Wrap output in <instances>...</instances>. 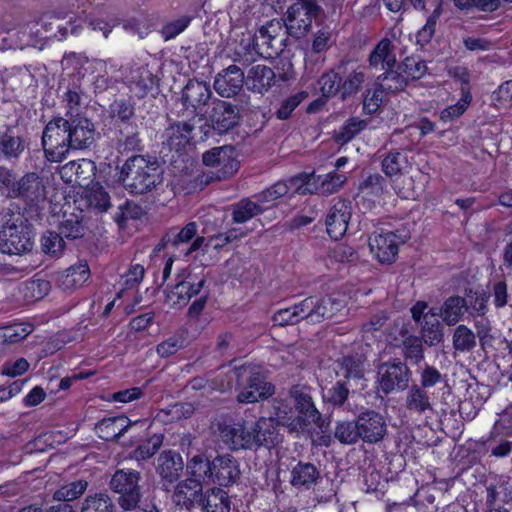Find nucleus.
Masks as SVG:
<instances>
[{
    "label": "nucleus",
    "instance_id": "obj_1",
    "mask_svg": "<svg viewBox=\"0 0 512 512\" xmlns=\"http://www.w3.org/2000/svg\"><path fill=\"white\" fill-rule=\"evenodd\" d=\"M118 169V182L134 195L147 194L163 182L164 170L155 158L133 155Z\"/></svg>",
    "mask_w": 512,
    "mask_h": 512
},
{
    "label": "nucleus",
    "instance_id": "obj_2",
    "mask_svg": "<svg viewBox=\"0 0 512 512\" xmlns=\"http://www.w3.org/2000/svg\"><path fill=\"white\" fill-rule=\"evenodd\" d=\"M237 400L240 403H255L266 400L275 393V386L267 380L263 371L254 365L235 367Z\"/></svg>",
    "mask_w": 512,
    "mask_h": 512
},
{
    "label": "nucleus",
    "instance_id": "obj_3",
    "mask_svg": "<svg viewBox=\"0 0 512 512\" xmlns=\"http://www.w3.org/2000/svg\"><path fill=\"white\" fill-rule=\"evenodd\" d=\"M109 114L112 119H116L115 139L117 149L121 152L138 149L140 138L137 126L132 122L135 117V108L132 101L123 98L115 99L109 105Z\"/></svg>",
    "mask_w": 512,
    "mask_h": 512
},
{
    "label": "nucleus",
    "instance_id": "obj_4",
    "mask_svg": "<svg viewBox=\"0 0 512 512\" xmlns=\"http://www.w3.org/2000/svg\"><path fill=\"white\" fill-rule=\"evenodd\" d=\"M68 121L63 116L53 117L43 130L41 144L45 158L50 162H62L72 150Z\"/></svg>",
    "mask_w": 512,
    "mask_h": 512
},
{
    "label": "nucleus",
    "instance_id": "obj_5",
    "mask_svg": "<svg viewBox=\"0 0 512 512\" xmlns=\"http://www.w3.org/2000/svg\"><path fill=\"white\" fill-rule=\"evenodd\" d=\"M324 13L318 0H296L285 13L284 26L290 36L300 39L311 31L313 20L318 22Z\"/></svg>",
    "mask_w": 512,
    "mask_h": 512
},
{
    "label": "nucleus",
    "instance_id": "obj_6",
    "mask_svg": "<svg viewBox=\"0 0 512 512\" xmlns=\"http://www.w3.org/2000/svg\"><path fill=\"white\" fill-rule=\"evenodd\" d=\"M241 120V107L226 100L215 98L205 112V125L217 135H225L234 130Z\"/></svg>",
    "mask_w": 512,
    "mask_h": 512
},
{
    "label": "nucleus",
    "instance_id": "obj_7",
    "mask_svg": "<svg viewBox=\"0 0 512 512\" xmlns=\"http://www.w3.org/2000/svg\"><path fill=\"white\" fill-rule=\"evenodd\" d=\"M140 480V472L135 470L120 469L113 474L109 486L119 495L118 503L123 510L130 511L138 507L142 498Z\"/></svg>",
    "mask_w": 512,
    "mask_h": 512
},
{
    "label": "nucleus",
    "instance_id": "obj_8",
    "mask_svg": "<svg viewBox=\"0 0 512 512\" xmlns=\"http://www.w3.org/2000/svg\"><path fill=\"white\" fill-rule=\"evenodd\" d=\"M412 371L407 363L400 358H394L377 366V381L380 390L388 395L401 392L409 387Z\"/></svg>",
    "mask_w": 512,
    "mask_h": 512
},
{
    "label": "nucleus",
    "instance_id": "obj_9",
    "mask_svg": "<svg viewBox=\"0 0 512 512\" xmlns=\"http://www.w3.org/2000/svg\"><path fill=\"white\" fill-rule=\"evenodd\" d=\"M35 232L31 224H6L0 231V251L10 255L30 252L34 246Z\"/></svg>",
    "mask_w": 512,
    "mask_h": 512
},
{
    "label": "nucleus",
    "instance_id": "obj_10",
    "mask_svg": "<svg viewBox=\"0 0 512 512\" xmlns=\"http://www.w3.org/2000/svg\"><path fill=\"white\" fill-rule=\"evenodd\" d=\"M205 285L206 278L204 275L199 276L188 269L182 270L177 276V283L166 294V302L185 306L194 296L202 292Z\"/></svg>",
    "mask_w": 512,
    "mask_h": 512
},
{
    "label": "nucleus",
    "instance_id": "obj_11",
    "mask_svg": "<svg viewBox=\"0 0 512 512\" xmlns=\"http://www.w3.org/2000/svg\"><path fill=\"white\" fill-rule=\"evenodd\" d=\"M282 30V24L278 20L268 21L262 25L254 34L252 38V49L260 57L269 59L279 55L282 51L281 43L278 41Z\"/></svg>",
    "mask_w": 512,
    "mask_h": 512
},
{
    "label": "nucleus",
    "instance_id": "obj_12",
    "mask_svg": "<svg viewBox=\"0 0 512 512\" xmlns=\"http://www.w3.org/2000/svg\"><path fill=\"white\" fill-rule=\"evenodd\" d=\"M29 148V139L17 125L0 129V159L17 162Z\"/></svg>",
    "mask_w": 512,
    "mask_h": 512
},
{
    "label": "nucleus",
    "instance_id": "obj_13",
    "mask_svg": "<svg viewBox=\"0 0 512 512\" xmlns=\"http://www.w3.org/2000/svg\"><path fill=\"white\" fill-rule=\"evenodd\" d=\"M358 430L361 440L367 444H377L388 433L385 417L373 409H365L357 415Z\"/></svg>",
    "mask_w": 512,
    "mask_h": 512
},
{
    "label": "nucleus",
    "instance_id": "obj_14",
    "mask_svg": "<svg viewBox=\"0 0 512 512\" xmlns=\"http://www.w3.org/2000/svg\"><path fill=\"white\" fill-rule=\"evenodd\" d=\"M69 140L72 150H84L93 145L97 138L95 124L86 114L69 113Z\"/></svg>",
    "mask_w": 512,
    "mask_h": 512
},
{
    "label": "nucleus",
    "instance_id": "obj_15",
    "mask_svg": "<svg viewBox=\"0 0 512 512\" xmlns=\"http://www.w3.org/2000/svg\"><path fill=\"white\" fill-rule=\"evenodd\" d=\"M204 493V486L200 483V479L186 478L174 487L172 502L176 507L190 512L203 503Z\"/></svg>",
    "mask_w": 512,
    "mask_h": 512
},
{
    "label": "nucleus",
    "instance_id": "obj_16",
    "mask_svg": "<svg viewBox=\"0 0 512 512\" xmlns=\"http://www.w3.org/2000/svg\"><path fill=\"white\" fill-rule=\"evenodd\" d=\"M10 192L30 205H37L46 198V186L42 177L35 172H28L15 182Z\"/></svg>",
    "mask_w": 512,
    "mask_h": 512
},
{
    "label": "nucleus",
    "instance_id": "obj_17",
    "mask_svg": "<svg viewBox=\"0 0 512 512\" xmlns=\"http://www.w3.org/2000/svg\"><path fill=\"white\" fill-rule=\"evenodd\" d=\"M289 394L294 401V411L298 412L297 418L304 422V431L311 424L322 427L321 413L314 405L310 389L307 386L294 385Z\"/></svg>",
    "mask_w": 512,
    "mask_h": 512
},
{
    "label": "nucleus",
    "instance_id": "obj_18",
    "mask_svg": "<svg viewBox=\"0 0 512 512\" xmlns=\"http://www.w3.org/2000/svg\"><path fill=\"white\" fill-rule=\"evenodd\" d=\"M307 323L317 324L333 318L344 308L343 301L331 295L324 297L309 296L305 299Z\"/></svg>",
    "mask_w": 512,
    "mask_h": 512
},
{
    "label": "nucleus",
    "instance_id": "obj_19",
    "mask_svg": "<svg viewBox=\"0 0 512 512\" xmlns=\"http://www.w3.org/2000/svg\"><path fill=\"white\" fill-rule=\"evenodd\" d=\"M415 10L431 14L425 25L417 33V43L425 45L433 38L437 21L443 13V0H406Z\"/></svg>",
    "mask_w": 512,
    "mask_h": 512
},
{
    "label": "nucleus",
    "instance_id": "obj_20",
    "mask_svg": "<svg viewBox=\"0 0 512 512\" xmlns=\"http://www.w3.org/2000/svg\"><path fill=\"white\" fill-rule=\"evenodd\" d=\"M351 215V201L346 199H338L329 209L325 224L327 233L332 239L339 240L345 235Z\"/></svg>",
    "mask_w": 512,
    "mask_h": 512
},
{
    "label": "nucleus",
    "instance_id": "obj_21",
    "mask_svg": "<svg viewBox=\"0 0 512 512\" xmlns=\"http://www.w3.org/2000/svg\"><path fill=\"white\" fill-rule=\"evenodd\" d=\"M212 481L219 486L235 484L241 475L239 462L231 454L217 455L212 459Z\"/></svg>",
    "mask_w": 512,
    "mask_h": 512
},
{
    "label": "nucleus",
    "instance_id": "obj_22",
    "mask_svg": "<svg viewBox=\"0 0 512 512\" xmlns=\"http://www.w3.org/2000/svg\"><path fill=\"white\" fill-rule=\"evenodd\" d=\"M244 72L237 65H230L215 77L213 87L223 98L236 96L244 85Z\"/></svg>",
    "mask_w": 512,
    "mask_h": 512
},
{
    "label": "nucleus",
    "instance_id": "obj_23",
    "mask_svg": "<svg viewBox=\"0 0 512 512\" xmlns=\"http://www.w3.org/2000/svg\"><path fill=\"white\" fill-rule=\"evenodd\" d=\"M269 419L277 426H284L288 429L289 433H302L304 432V422L297 418L292 405L284 399L274 398L271 402V411Z\"/></svg>",
    "mask_w": 512,
    "mask_h": 512
},
{
    "label": "nucleus",
    "instance_id": "obj_24",
    "mask_svg": "<svg viewBox=\"0 0 512 512\" xmlns=\"http://www.w3.org/2000/svg\"><path fill=\"white\" fill-rule=\"evenodd\" d=\"M95 163L88 159L73 160L60 168L61 179L72 186L88 185L95 175Z\"/></svg>",
    "mask_w": 512,
    "mask_h": 512
},
{
    "label": "nucleus",
    "instance_id": "obj_25",
    "mask_svg": "<svg viewBox=\"0 0 512 512\" xmlns=\"http://www.w3.org/2000/svg\"><path fill=\"white\" fill-rule=\"evenodd\" d=\"M320 468L311 462L298 461L290 471V484L297 490H310L322 482Z\"/></svg>",
    "mask_w": 512,
    "mask_h": 512
},
{
    "label": "nucleus",
    "instance_id": "obj_26",
    "mask_svg": "<svg viewBox=\"0 0 512 512\" xmlns=\"http://www.w3.org/2000/svg\"><path fill=\"white\" fill-rule=\"evenodd\" d=\"M140 422H131L126 416L104 418L95 425V433L104 441L116 442L124 433L138 426Z\"/></svg>",
    "mask_w": 512,
    "mask_h": 512
},
{
    "label": "nucleus",
    "instance_id": "obj_27",
    "mask_svg": "<svg viewBox=\"0 0 512 512\" xmlns=\"http://www.w3.org/2000/svg\"><path fill=\"white\" fill-rule=\"evenodd\" d=\"M369 248L380 263L391 264L398 254L397 236L393 232L374 233L369 237Z\"/></svg>",
    "mask_w": 512,
    "mask_h": 512
},
{
    "label": "nucleus",
    "instance_id": "obj_28",
    "mask_svg": "<svg viewBox=\"0 0 512 512\" xmlns=\"http://www.w3.org/2000/svg\"><path fill=\"white\" fill-rule=\"evenodd\" d=\"M278 426L268 417L259 418L249 429L253 439V449L270 448L278 444L280 435Z\"/></svg>",
    "mask_w": 512,
    "mask_h": 512
},
{
    "label": "nucleus",
    "instance_id": "obj_29",
    "mask_svg": "<svg viewBox=\"0 0 512 512\" xmlns=\"http://www.w3.org/2000/svg\"><path fill=\"white\" fill-rule=\"evenodd\" d=\"M219 433L221 440L232 450L253 449L250 429L243 424H220Z\"/></svg>",
    "mask_w": 512,
    "mask_h": 512
},
{
    "label": "nucleus",
    "instance_id": "obj_30",
    "mask_svg": "<svg viewBox=\"0 0 512 512\" xmlns=\"http://www.w3.org/2000/svg\"><path fill=\"white\" fill-rule=\"evenodd\" d=\"M211 96L210 86L196 79H190L182 91L183 104L186 107H192L194 113L202 110Z\"/></svg>",
    "mask_w": 512,
    "mask_h": 512
},
{
    "label": "nucleus",
    "instance_id": "obj_31",
    "mask_svg": "<svg viewBox=\"0 0 512 512\" xmlns=\"http://www.w3.org/2000/svg\"><path fill=\"white\" fill-rule=\"evenodd\" d=\"M90 277V268L85 261H80L57 274L56 284L64 290H73L81 287Z\"/></svg>",
    "mask_w": 512,
    "mask_h": 512
},
{
    "label": "nucleus",
    "instance_id": "obj_32",
    "mask_svg": "<svg viewBox=\"0 0 512 512\" xmlns=\"http://www.w3.org/2000/svg\"><path fill=\"white\" fill-rule=\"evenodd\" d=\"M366 357L363 354L355 353L344 355L335 361L336 374L349 382L350 380H360L364 377V363Z\"/></svg>",
    "mask_w": 512,
    "mask_h": 512
},
{
    "label": "nucleus",
    "instance_id": "obj_33",
    "mask_svg": "<svg viewBox=\"0 0 512 512\" xmlns=\"http://www.w3.org/2000/svg\"><path fill=\"white\" fill-rule=\"evenodd\" d=\"M183 468L182 457L176 452L163 451L158 457L157 472L163 481L170 484L177 481Z\"/></svg>",
    "mask_w": 512,
    "mask_h": 512
},
{
    "label": "nucleus",
    "instance_id": "obj_34",
    "mask_svg": "<svg viewBox=\"0 0 512 512\" xmlns=\"http://www.w3.org/2000/svg\"><path fill=\"white\" fill-rule=\"evenodd\" d=\"M194 126L188 122H177L165 130V141L171 150L180 151L193 139Z\"/></svg>",
    "mask_w": 512,
    "mask_h": 512
},
{
    "label": "nucleus",
    "instance_id": "obj_35",
    "mask_svg": "<svg viewBox=\"0 0 512 512\" xmlns=\"http://www.w3.org/2000/svg\"><path fill=\"white\" fill-rule=\"evenodd\" d=\"M370 67L377 68L381 65L383 70L394 68L397 64L395 47L388 38L380 40L371 51L369 58Z\"/></svg>",
    "mask_w": 512,
    "mask_h": 512
},
{
    "label": "nucleus",
    "instance_id": "obj_36",
    "mask_svg": "<svg viewBox=\"0 0 512 512\" xmlns=\"http://www.w3.org/2000/svg\"><path fill=\"white\" fill-rule=\"evenodd\" d=\"M275 72L268 66L256 65L247 74L246 84L254 92L263 94L275 84Z\"/></svg>",
    "mask_w": 512,
    "mask_h": 512
},
{
    "label": "nucleus",
    "instance_id": "obj_37",
    "mask_svg": "<svg viewBox=\"0 0 512 512\" xmlns=\"http://www.w3.org/2000/svg\"><path fill=\"white\" fill-rule=\"evenodd\" d=\"M405 396V407L407 410L417 414H425L433 411L431 397L428 391L414 383L409 385Z\"/></svg>",
    "mask_w": 512,
    "mask_h": 512
},
{
    "label": "nucleus",
    "instance_id": "obj_38",
    "mask_svg": "<svg viewBox=\"0 0 512 512\" xmlns=\"http://www.w3.org/2000/svg\"><path fill=\"white\" fill-rule=\"evenodd\" d=\"M230 505L228 493L222 488L212 487L205 490L203 503L199 507L203 512H230Z\"/></svg>",
    "mask_w": 512,
    "mask_h": 512
},
{
    "label": "nucleus",
    "instance_id": "obj_39",
    "mask_svg": "<svg viewBox=\"0 0 512 512\" xmlns=\"http://www.w3.org/2000/svg\"><path fill=\"white\" fill-rule=\"evenodd\" d=\"M466 304L464 297L457 295L448 297L439 308L443 322L448 326L457 324L466 312Z\"/></svg>",
    "mask_w": 512,
    "mask_h": 512
},
{
    "label": "nucleus",
    "instance_id": "obj_40",
    "mask_svg": "<svg viewBox=\"0 0 512 512\" xmlns=\"http://www.w3.org/2000/svg\"><path fill=\"white\" fill-rule=\"evenodd\" d=\"M401 353L404 362L419 365L425 358L424 343L419 336L408 335L404 337L401 345Z\"/></svg>",
    "mask_w": 512,
    "mask_h": 512
},
{
    "label": "nucleus",
    "instance_id": "obj_41",
    "mask_svg": "<svg viewBox=\"0 0 512 512\" xmlns=\"http://www.w3.org/2000/svg\"><path fill=\"white\" fill-rule=\"evenodd\" d=\"M305 306V300L303 299L291 307L280 309L275 312L272 320L274 324L278 326L295 325L302 320L307 321Z\"/></svg>",
    "mask_w": 512,
    "mask_h": 512
},
{
    "label": "nucleus",
    "instance_id": "obj_42",
    "mask_svg": "<svg viewBox=\"0 0 512 512\" xmlns=\"http://www.w3.org/2000/svg\"><path fill=\"white\" fill-rule=\"evenodd\" d=\"M420 339L429 347L437 346L444 340V327L438 319L425 315L421 323Z\"/></svg>",
    "mask_w": 512,
    "mask_h": 512
},
{
    "label": "nucleus",
    "instance_id": "obj_43",
    "mask_svg": "<svg viewBox=\"0 0 512 512\" xmlns=\"http://www.w3.org/2000/svg\"><path fill=\"white\" fill-rule=\"evenodd\" d=\"M377 80L380 81L378 82L380 88L392 94L403 91L408 85V79L399 70V66H397V69H386L384 73L377 77Z\"/></svg>",
    "mask_w": 512,
    "mask_h": 512
},
{
    "label": "nucleus",
    "instance_id": "obj_44",
    "mask_svg": "<svg viewBox=\"0 0 512 512\" xmlns=\"http://www.w3.org/2000/svg\"><path fill=\"white\" fill-rule=\"evenodd\" d=\"M187 478L200 479L203 483L206 479L212 480V460H209L205 455H195L192 457L186 466Z\"/></svg>",
    "mask_w": 512,
    "mask_h": 512
},
{
    "label": "nucleus",
    "instance_id": "obj_45",
    "mask_svg": "<svg viewBox=\"0 0 512 512\" xmlns=\"http://www.w3.org/2000/svg\"><path fill=\"white\" fill-rule=\"evenodd\" d=\"M264 212V208L249 198H243L233 205L232 219L234 223H245Z\"/></svg>",
    "mask_w": 512,
    "mask_h": 512
},
{
    "label": "nucleus",
    "instance_id": "obj_46",
    "mask_svg": "<svg viewBox=\"0 0 512 512\" xmlns=\"http://www.w3.org/2000/svg\"><path fill=\"white\" fill-rule=\"evenodd\" d=\"M162 434H153L144 440H140L136 448L131 452L130 458L143 461L154 456L163 444Z\"/></svg>",
    "mask_w": 512,
    "mask_h": 512
},
{
    "label": "nucleus",
    "instance_id": "obj_47",
    "mask_svg": "<svg viewBox=\"0 0 512 512\" xmlns=\"http://www.w3.org/2000/svg\"><path fill=\"white\" fill-rule=\"evenodd\" d=\"M114 502L107 492H97L86 496L81 512H114Z\"/></svg>",
    "mask_w": 512,
    "mask_h": 512
},
{
    "label": "nucleus",
    "instance_id": "obj_48",
    "mask_svg": "<svg viewBox=\"0 0 512 512\" xmlns=\"http://www.w3.org/2000/svg\"><path fill=\"white\" fill-rule=\"evenodd\" d=\"M367 126V122L358 117H350L338 131L334 132L333 139L340 145L347 144Z\"/></svg>",
    "mask_w": 512,
    "mask_h": 512
},
{
    "label": "nucleus",
    "instance_id": "obj_49",
    "mask_svg": "<svg viewBox=\"0 0 512 512\" xmlns=\"http://www.w3.org/2000/svg\"><path fill=\"white\" fill-rule=\"evenodd\" d=\"M472 101V95L470 93L467 84L461 88V97L457 103L450 105L440 112V119L443 122H453L464 114Z\"/></svg>",
    "mask_w": 512,
    "mask_h": 512
},
{
    "label": "nucleus",
    "instance_id": "obj_50",
    "mask_svg": "<svg viewBox=\"0 0 512 512\" xmlns=\"http://www.w3.org/2000/svg\"><path fill=\"white\" fill-rule=\"evenodd\" d=\"M88 488V482L84 479L69 482L58 488L54 494L53 499L59 502H70L81 497Z\"/></svg>",
    "mask_w": 512,
    "mask_h": 512
},
{
    "label": "nucleus",
    "instance_id": "obj_51",
    "mask_svg": "<svg viewBox=\"0 0 512 512\" xmlns=\"http://www.w3.org/2000/svg\"><path fill=\"white\" fill-rule=\"evenodd\" d=\"M334 437L343 445H353L361 440L357 418L354 421L346 420L337 422Z\"/></svg>",
    "mask_w": 512,
    "mask_h": 512
},
{
    "label": "nucleus",
    "instance_id": "obj_52",
    "mask_svg": "<svg viewBox=\"0 0 512 512\" xmlns=\"http://www.w3.org/2000/svg\"><path fill=\"white\" fill-rule=\"evenodd\" d=\"M489 294L481 291L469 290L466 292V312L471 316H484L488 311Z\"/></svg>",
    "mask_w": 512,
    "mask_h": 512
},
{
    "label": "nucleus",
    "instance_id": "obj_53",
    "mask_svg": "<svg viewBox=\"0 0 512 512\" xmlns=\"http://www.w3.org/2000/svg\"><path fill=\"white\" fill-rule=\"evenodd\" d=\"M32 332L30 324H14L0 327V345L15 344L24 340Z\"/></svg>",
    "mask_w": 512,
    "mask_h": 512
},
{
    "label": "nucleus",
    "instance_id": "obj_54",
    "mask_svg": "<svg viewBox=\"0 0 512 512\" xmlns=\"http://www.w3.org/2000/svg\"><path fill=\"white\" fill-rule=\"evenodd\" d=\"M453 348L459 352H470L476 347V335L466 325H459L453 333Z\"/></svg>",
    "mask_w": 512,
    "mask_h": 512
},
{
    "label": "nucleus",
    "instance_id": "obj_55",
    "mask_svg": "<svg viewBox=\"0 0 512 512\" xmlns=\"http://www.w3.org/2000/svg\"><path fill=\"white\" fill-rule=\"evenodd\" d=\"M154 79L152 74L145 68L136 70L131 78L130 89L138 98H143L152 90Z\"/></svg>",
    "mask_w": 512,
    "mask_h": 512
},
{
    "label": "nucleus",
    "instance_id": "obj_56",
    "mask_svg": "<svg viewBox=\"0 0 512 512\" xmlns=\"http://www.w3.org/2000/svg\"><path fill=\"white\" fill-rule=\"evenodd\" d=\"M197 235V224L195 222L187 223L182 229L171 228L166 233V241L171 243V247L177 249L182 244H188Z\"/></svg>",
    "mask_w": 512,
    "mask_h": 512
},
{
    "label": "nucleus",
    "instance_id": "obj_57",
    "mask_svg": "<svg viewBox=\"0 0 512 512\" xmlns=\"http://www.w3.org/2000/svg\"><path fill=\"white\" fill-rule=\"evenodd\" d=\"M59 233L63 239L76 240L84 237L86 228L79 216L71 214L59 225Z\"/></svg>",
    "mask_w": 512,
    "mask_h": 512
},
{
    "label": "nucleus",
    "instance_id": "obj_58",
    "mask_svg": "<svg viewBox=\"0 0 512 512\" xmlns=\"http://www.w3.org/2000/svg\"><path fill=\"white\" fill-rule=\"evenodd\" d=\"M41 249L46 255L59 257L65 249L64 239L60 233L46 231L41 237Z\"/></svg>",
    "mask_w": 512,
    "mask_h": 512
},
{
    "label": "nucleus",
    "instance_id": "obj_59",
    "mask_svg": "<svg viewBox=\"0 0 512 512\" xmlns=\"http://www.w3.org/2000/svg\"><path fill=\"white\" fill-rule=\"evenodd\" d=\"M86 199L90 208L98 212H105L111 206L108 192L98 183L93 185L86 193Z\"/></svg>",
    "mask_w": 512,
    "mask_h": 512
},
{
    "label": "nucleus",
    "instance_id": "obj_60",
    "mask_svg": "<svg viewBox=\"0 0 512 512\" xmlns=\"http://www.w3.org/2000/svg\"><path fill=\"white\" fill-rule=\"evenodd\" d=\"M398 66L408 81L419 80L427 72L426 62L418 57H406Z\"/></svg>",
    "mask_w": 512,
    "mask_h": 512
},
{
    "label": "nucleus",
    "instance_id": "obj_61",
    "mask_svg": "<svg viewBox=\"0 0 512 512\" xmlns=\"http://www.w3.org/2000/svg\"><path fill=\"white\" fill-rule=\"evenodd\" d=\"M193 20V16L191 15H182L176 19L168 21L165 23L161 30L160 34L165 41H169L174 39L178 35H180Z\"/></svg>",
    "mask_w": 512,
    "mask_h": 512
},
{
    "label": "nucleus",
    "instance_id": "obj_62",
    "mask_svg": "<svg viewBox=\"0 0 512 512\" xmlns=\"http://www.w3.org/2000/svg\"><path fill=\"white\" fill-rule=\"evenodd\" d=\"M232 154V147H230V151H224L221 162L218 163L215 171L212 172L218 180L228 179L238 171L239 162Z\"/></svg>",
    "mask_w": 512,
    "mask_h": 512
},
{
    "label": "nucleus",
    "instance_id": "obj_63",
    "mask_svg": "<svg viewBox=\"0 0 512 512\" xmlns=\"http://www.w3.org/2000/svg\"><path fill=\"white\" fill-rule=\"evenodd\" d=\"M341 82V76L334 70L322 74L318 80L322 96L330 98L335 96L338 92L341 93Z\"/></svg>",
    "mask_w": 512,
    "mask_h": 512
},
{
    "label": "nucleus",
    "instance_id": "obj_64",
    "mask_svg": "<svg viewBox=\"0 0 512 512\" xmlns=\"http://www.w3.org/2000/svg\"><path fill=\"white\" fill-rule=\"evenodd\" d=\"M406 162V156L400 151H391L382 160V171L388 177L401 175L403 164Z\"/></svg>",
    "mask_w": 512,
    "mask_h": 512
}]
</instances>
